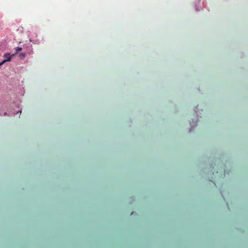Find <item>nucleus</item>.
Returning a JSON list of instances; mask_svg holds the SVG:
<instances>
[{"mask_svg": "<svg viewBox=\"0 0 248 248\" xmlns=\"http://www.w3.org/2000/svg\"><path fill=\"white\" fill-rule=\"evenodd\" d=\"M4 57L6 58L5 60L2 61V62H0V66L2 65L4 63L6 62H10L11 61V56L10 54H6L4 55Z\"/></svg>", "mask_w": 248, "mask_h": 248, "instance_id": "nucleus-1", "label": "nucleus"}, {"mask_svg": "<svg viewBox=\"0 0 248 248\" xmlns=\"http://www.w3.org/2000/svg\"><path fill=\"white\" fill-rule=\"evenodd\" d=\"M15 50H16V52L13 55H15L17 54L18 52L22 50V48L18 46V47H16L15 48Z\"/></svg>", "mask_w": 248, "mask_h": 248, "instance_id": "nucleus-2", "label": "nucleus"}, {"mask_svg": "<svg viewBox=\"0 0 248 248\" xmlns=\"http://www.w3.org/2000/svg\"><path fill=\"white\" fill-rule=\"evenodd\" d=\"M26 55V54L25 53H22L20 54L19 56L21 58H24L25 57Z\"/></svg>", "mask_w": 248, "mask_h": 248, "instance_id": "nucleus-3", "label": "nucleus"}]
</instances>
